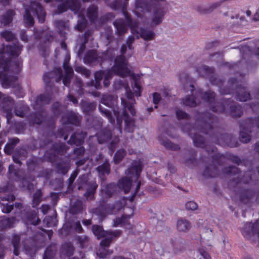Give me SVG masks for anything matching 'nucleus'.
Instances as JSON below:
<instances>
[{
  "mask_svg": "<svg viewBox=\"0 0 259 259\" xmlns=\"http://www.w3.org/2000/svg\"><path fill=\"white\" fill-rule=\"evenodd\" d=\"M114 87L115 90L124 89L125 93V97L121 98V104L123 107V109L121 115L118 111L113 109L114 116L116 117V122L118 130L119 133H121V123L122 120L125 122V130L127 132H132L134 126V122L133 119L131 118L127 114V110H128L132 116L136 114V111L134 107V105L136 103L135 100L134 98L133 93L130 91V87L127 82L124 80L118 79L114 83Z\"/></svg>",
  "mask_w": 259,
  "mask_h": 259,
  "instance_id": "obj_1",
  "label": "nucleus"
},
{
  "mask_svg": "<svg viewBox=\"0 0 259 259\" xmlns=\"http://www.w3.org/2000/svg\"><path fill=\"white\" fill-rule=\"evenodd\" d=\"M125 20L123 19H117L114 23L113 25L115 27L116 34L119 36L123 35L127 31V26L131 29L132 33L136 36L137 38L141 37L145 40H153L155 36L153 30L149 28H139L138 23L136 21L131 19L127 13L124 11Z\"/></svg>",
  "mask_w": 259,
  "mask_h": 259,
  "instance_id": "obj_2",
  "label": "nucleus"
},
{
  "mask_svg": "<svg viewBox=\"0 0 259 259\" xmlns=\"http://www.w3.org/2000/svg\"><path fill=\"white\" fill-rule=\"evenodd\" d=\"M113 72L115 74L124 77L127 76H132L134 79V84L133 86L136 95L141 96V87L136 77L134 74L131 71L128 67L127 61L124 56L120 55L117 57L115 60L114 66L111 70H108L104 78V85L108 87L110 84V79L112 78Z\"/></svg>",
  "mask_w": 259,
  "mask_h": 259,
  "instance_id": "obj_3",
  "label": "nucleus"
},
{
  "mask_svg": "<svg viewBox=\"0 0 259 259\" xmlns=\"http://www.w3.org/2000/svg\"><path fill=\"white\" fill-rule=\"evenodd\" d=\"M201 97L205 101L209 102L210 107L213 112H224L227 107H230V112L233 117H240L242 113L241 107L239 105H233L231 104L230 100L225 101L223 105L221 103H216V105L213 106L212 103L214 101L215 95L213 92L208 91L202 93L201 91H198L197 96Z\"/></svg>",
  "mask_w": 259,
  "mask_h": 259,
  "instance_id": "obj_4",
  "label": "nucleus"
},
{
  "mask_svg": "<svg viewBox=\"0 0 259 259\" xmlns=\"http://www.w3.org/2000/svg\"><path fill=\"white\" fill-rule=\"evenodd\" d=\"M141 171L142 167L140 164L132 166L125 172L128 178L124 177L120 180L118 182V186L122 189L125 193H127L130 190L132 182H134L136 184V190L134 193V195H135L140 187L141 182L138 181V178ZM134 196H133L131 198V201L133 199Z\"/></svg>",
  "mask_w": 259,
  "mask_h": 259,
  "instance_id": "obj_5",
  "label": "nucleus"
},
{
  "mask_svg": "<svg viewBox=\"0 0 259 259\" xmlns=\"http://www.w3.org/2000/svg\"><path fill=\"white\" fill-rule=\"evenodd\" d=\"M33 16L36 15L40 23L45 21L46 12L42 7L36 2H32L29 8H25V13L24 15V20L27 24L31 26L33 24Z\"/></svg>",
  "mask_w": 259,
  "mask_h": 259,
  "instance_id": "obj_6",
  "label": "nucleus"
},
{
  "mask_svg": "<svg viewBox=\"0 0 259 259\" xmlns=\"http://www.w3.org/2000/svg\"><path fill=\"white\" fill-rule=\"evenodd\" d=\"M92 231L98 239L104 238L100 244L106 246L110 245L114 238L119 237L121 234V230L106 231L103 230L102 227L98 225H94L92 227Z\"/></svg>",
  "mask_w": 259,
  "mask_h": 259,
  "instance_id": "obj_7",
  "label": "nucleus"
},
{
  "mask_svg": "<svg viewBox=\"0 0 259 259\" xmlns=\"http://www.w3.org/2000/svg\"><path fill=\"white\" fill-rule=\"evenodd\" d=\"M255 127L259 128V116L254 119L248 118L240 123V140L244 143L250 140V137L248 133H251Z\"/></svg>",
  "mask_w": 259,
  "mask_h": 259,
  "instance_id": "obj_8",
  "label": "nucleus"
},
{
  "mask_svg": "<svg viewBox=\"0 0 259 259\" xmlns=\"http://www.w3.org/2000/svg\"><path fill=\"white\" fill-rule=\"evenodd\" d=\"M197 72L200 76L209 77L212 84H216L219 87L220 92L222 94H229L231 93L230 90H225L222 88L223 82L220 79L216 78L212 75L214 72L213 68L203 65L197 68Z\"/></svg>",
  "mask_w": 259,
  "mask_h": 259,
  "instance_id": "obj_9",
  "label": "nucleus"
},
{
  "mask_svg": "<svg viewBox=\"0 0 259 259\" xmlns=\"http://www.w3.org/2000/svg\"><path fill=\"white\" fill-rule=\"evenodd\" d=\"M81 120V117L78 114L72 111L68 112L65 115L63 116L62 119V122L64 124V128L60 131V135L64 136V140H66L68 138V135L65 133L67 128L72 131L71 126L69 124L77 125L79 124Z\"/></svg>",
  "mask_w": 259,
  "mask_h": 259,
  "instance_id": "obj_10",
  "label": "nucleus"
},
{
  "mask_svg": "<svg viewBox=\"0 0 259 259\" xmlns=\"http://www.w3.org/2000/svg\"><path fill=\"white\" fill-rule=\"evenodd\" d=\"M78 183L79 185L78 189H80L84 184H86L88 188L84 194V196L86 198L87 200H92L95 199V194L96 191L98 187L95 181H92L87 183V177L82 176L80 177L78 179Z\"/></svg>",
  "mask_w": 259,
  "mask_h": 259,
  "instance_id": "obj_11",
  "label": "nucleus"
},
{
  "mask_svg": "<svg viewBox=\"0 0 259 259\" xmlns=\"http://www.w3.org/2000/svg\"><path fill=\"white\" fill-rule=\"evenodd\" d=\"M62 2L58 7V13H61L66 11L68 9L74 12L79 13V16L81 15L80 4L79 0H60Z\"/></svg>",
  "mask_w": 259,
  "mask_h": 259,
  "instance_id": "obj_12",
  "label": "nucleus"
},
{
  "mask_svg": "<svg viewBox=\"0 0 259 259\" xmlns=\"http://www.w3.org/2000/svg\"><path fill=\"white\" fill-rule=\"evenodd\" d=\"M98 142L102 144L111 140L110 148L113 151L114 146L119 141L118 136H113L111 131L108 128L102 130L97 134Z\"/></svg>",
  "mask_w": 259,
  "mask_h": 259,
  "instance_id": "obj_13",
  "label": "nucleus"
},
{
  "mask_svg": "<svg viewBox=\"0 0 259 259\" xmlns=\"http://www.w3.org/2000/svg\"><path fill=\"white\" fill-rule=\"evenodd\" d=\"M164 14L163 9L161 8H154L150 21L143 20V22L145 25H149L151 28H153L162 22Z\"/></svg>",
  "mask_w": 259,
  "mask_h": 259,
  "instance_id": "obj_14",
  "label": "nucleus"
},
{
  "mask_svg": "<svg viewBox=\"0 0 259 259\" xmlns=\"http://www.w3.org/2000/svg\"><path fill=\"white\" fill-rule=\"evenodd\" d=\"M242 235L246 238L256 235L259 237V221L255 223H247L241 230Z\"/></svg>",
  "mask_w": 259,
  "mask_h": 259,
  "instance_id": "obj_15",
  "label": "nucleus"
},
{
  "mask_svg": "<svg viewBox=\"0 0 259 259\" xmlns=\"http://www.w3.org/2000/svg\"><path fill=\"white\" fill-rule=\"evenodd\" d=\"M54 78L56 82L60 81L63 78L62 71L60 68H56L53 71L45 73L43 77L47 85H49L51 79Z\"/></svg>",
  "mask_w": 259,
  "mask_h": 259,
  "instance_id": "obj_16",
  "label": "nucleus"
},
{
  "mask_svg": "<svg viewBox=\"0 0 259 259\" xmlns=\"http://www.w3.org/2000/svg\"><path fill=\"white\" fill-rule=\"evenodd\" d=\"M135 5V13L138 17H141V14L139 13L140 11L150 12L153 7L151 3L145 0H136Z\"/></svg>",
  "mask_w": 259,
  "mask_h": 259,
  "instance_id": "obj_17",
  "label": "nucleus"
},
{
  "mask_svg": "<svg viewBox=\"0 0 259 259\" xmlns=\"http://www.w3.org/2000/svg\"><path fill=\"white\" fill-rule=\"evenodd\" d=\"M102 182L101 184V193L102 196L104 198H108L111 196L113 193L115 191L116 186L114 184H106L104 182V178L102 177Z\"/></svg>",
  "mask_w": 259,
  "mask_h": 259,
  "instance_id": "obj_18",
  "label": "nucleus"
},
{
  "mask_svg": "<svg viewBox=\"0 0 259 259\" xmlns=\"http://www.w3.org/2000/svg\"><path fill=\"white\" fill-rule=\"evenodd\" d=\"M70 57L67 56L64 60L63 63V68L65 70V75L63 78V82L64 85L67 87L70 82V79L72 77L73 71L71 67L68 65V62Z\"/></svg>",
  "mask_w": 259,
  "mask_h": 259,
  "instance_id": "obj_19",
  "label": "nucleus"
},
{
  "mask_svg": "<svg viewBox=\"0 0 259 259\" xmlns=\"http://www.w3.org/2000/svg\"><path fill=\"white\" fill-rule=\"evenodd\" d=\"M15 197L13 195H10L4 196L0 201V204L2 207V210L4 213H9L13 208V204H9V201H13Z\"/></svg>",
  "mask_w": 259,
  "mask_h": 259,
  "instance_id": "obj_20",
  "label": "nucleus"
},
{
  "mask_svg": "<svg viewBox=\"0 0 259 259\" xmlns=\"http://www.w3.org/2000/svg\"><path fill=\"white\" fill-rule=\"evenodd\" d=\"M14 105L13 99L8 96L2 95L0 93V106L7 112H11Z\"/></svg>",
  "mask_w": 259,
  "mask_h": 259,
  "instance_id": "obj_21",
  "label": "nucleus"
},
{
  "mask_svg": "<svg viewBox=\"0 0 259 259\" xmlns=\"http://www.w3.org/2000/svg\"><path fill=\"white\" fill-rule=\"evenodd\" d=\"M22 50V46L17 42L13 45H7L4 48V51L13 57H17L20 55Z\"/></svg>",
  "mask_w": 259,
  "mask_h": 259,
  "instance_id": "obj_22",
  "label": "nucleus"
},
{
  "mask_svg": "<svg viewBox=\"0 0 259 259\" xmlns=\"http://www.w3.org/2000/svg\"><path fill=\"white\" fill-rule=\"evenodd\" d=\"M17 78L15 76H7L5 74H0V80L3 87L7 88L13 87Z\"/></svg>",
  "mask_w": 259,
  "mask_h": 259,
  "instance_id": "obj_23",
  "label": "nucleus"
},
{
  "mask_svg": "<svg viewBox=\"0 0 259 259\" xmlns=\"http://www.w3.org/2000/svg\"><path fill=\"white\" fill-rule=\"evenodd\" d=\"M164 252H167L172 254H177L180 251L178 247V244L175 241L170 240L166 242L163 247Z\"/></svg>",
  "mask_w": 259,
  "mask_h": 259,
  "instance_id": "obj_24",
  "label": "nucleus"
},
{
  "mask_svg": "<svg viewBox=\"0 0 259 259\" xmlns=\"http://www.w3.org/2000/svg\"><path fill=\"white\" fill-rule=\"evenodd\" d=\"M66 150L67 148L64 144L59 143L53 145V149L51 150V154L53 155V157L51 155L49 157L50 160H55L57 155H62Z\"/></svg>",
  "mask_w": 259,
  "mask_h": 259,
  "instance_id": "obj_25",
  "label": "nucleus"
},
{
  "mask_svg": "<svg viewBox=\"0 0 259 259\" xmlns=\"http://www.w3.org/2000/svg\"><path fill=\"white\" fill-rule=\"evenodd\" d=\"M107 72V70L105 71H97L95 73V81L93 80L91 81L88 83L89 86H94L96 89H99L101 88L100 82L101 80L105 77V74Z\"/></svg>",
  "mask_w": 259,
  "mask_h": 259,
  "instance_id": "obj_26",
  "label": "nucleus"
},
{
  "mask_svg": "<svg viewBox=\"0 0 259 259\" xmlns=\"http://www.w3.org/2000/svg\"><path fill=\"white\" fill-rule=\"evenodd\" d=\"M74 251V248L72 244L67 243L62 245L61 251V257L62 259H66V257L71 256Z\"/></svg>",
  "mask_w": 259,
  "mask_h": 259,
  "instance_id": "obj_27",
  "label": "nucleus"
},
{
  "mask_svg": "<svg viewBox=\"0 0 259 259\" xmlns=\"http://www.w3.org/2000/svg\"><path fill=\"white\" fill-rule=\"evenodd\" d=\"M86 136V134L84 133H74L73 134L68 143L70 144H74L76 145H80L83 141V139Z\"/></svg>",
  "mask_w": 259,
  "mask_h": 259,
  "instance_id": "obj_28",
  "label": "nucleus"
},
{
  "mask_svg": "<svg viewBox=\"0 0 259 259\" xmlns=\"http://www.w3.org/2000/svg\"><path fill=\"white\" fill-rule=\"evenodd\" d=\"M83 60L84 63L90 64L95 63L96 61L99 62V57L98 56L96 51L91 50L86 53Z\"/></svg>",
  "mask_w": 259,
  "mask_h": 259,
  "instance_id": "obj_29",
  "label": "nucleus"
},
{
  "mask_svg": "<svg viewBox=\"0 0 259 259\" xmlns=\"http://www.w3.org/2000/svg\"><path fill=\"white\" fill-rule=\"evenodd\" d=\"M236 98L240 102H245L250 99V94L244 87H239L237 89Z\"/></svg>",
  "mask_w": 259,
  "mask_h": 259,
  "instance_id": "obj_30",
  "label": "nucleus"
},
{
  "mask_svg": "<svg viewBox=\"0 0 259 259\" xmlns=\"http://www.w3.org/2000/svg\"><path fill=\"white\" fill-rule=\"evenodd\" d=\"M117 98L111 95H104L103 96L101 103L107 106L113 108L116 104Z\"/></svg>",
  "mask_w": 259,
  "mask_h": 259,
  "instance_id": "obj_31",
  "label": "nucleus"
},
{
  "mask_svg": "<svg viewBox=\"0 0 259 259\" xmlns=\"http://www.w3.org/2000/svg\"><path fill=\"white\" fill-rule=\"evenodd\" d=\"M191 228L190 222L186 219H181L178 220L177 224V228L180 232H186Z\"/></svg>",
  "mask_w": 259,
  "mask_h": 259,
  "instance_id": "obj_32",
  "label": "nucleus"
},
{
  "mask_svg": "<svg viewBox=\"0 0 259 259\" xmlns=\"http://www.w3.org/2000/svg\"><path fill=\"white\" fill-rule=\"evenodd\" d=\"M17 220L14 217L11 218H3L0 221V230H3L6 228H11L17 222Z\"/></svg>",
  "mask_w": 259,
  "mask_h": 259,
  "instance_id": "obj_33",
  "label": "nucleus"
},
{
  "mask_svg": "<svg viewBox=\"0 0 259 259\" xmlns=\"http://www.w3.org/2000/svg\"><path fill=\"white\" fill-rule=\"evenodd\" d=\"M80 106L83 112L87 114L95 110L96 107V105L95 103H90L85 101L82 102Z\"/></svg>",
  "mask_w": 259,
  "mask_h": 259,
  "instance_id": "obj_34",
  "label": "nucleus"
},
{
  "mask_svg": "<svg viewBox=\"0 0 259 259\" xmlns=\"http://www.w3.org/2000/svg\"><path fill=\"white\" fill-rule=\"evenodd\" d=\"M193 130H195L194 127L193 128ZM192 129H191L190 131H187L188 133H189V135L191 136L193 139V142L195 146L197 147H202L204 145V139L202 137L197 135L194 134L193 136L192 135Z\"/></svg>",
  "mask_w": 259,
  "mask_h": 259,
  "instance_id": "obj_35",
  "label": "nucleus"
},
{
  "mask_svg": "<svg viewBox=\"0 0 259 259\" xmlns=\"http://www.w3.org/2000/svg\"><path fill=\"white\" fill-rule=\"evenodd\" d=\"M87 16L91 21H94L98 16V8L93 5L89 8L87 11Z\"/></svg>",
  "mask_w": 259,
  "mask_h": 259,
  "instance_id": "obj_36",
  "label": "nucleus"
},
{
  "mask_svg": "<svg viewBox=\"0 0 259 259\" xmlns=\"http://www.w3.org/2000/svg\"><path fill=\"white\" fill-rule=\"evenodd\" d=\"M100 246L101 247L97 252V255L100 258H105L107 255L112 253V251H110L106 248H108L110 245H103L100 244Z\"/></svg>",
  "mask_w": 259,
  "mask_h": 259,
  "instance_id": "obj_37",
  "label": "nucleus"
},
{
  "mask_svg": "<svg viewBox=\"0 0 259 259\" xmlns=\"http://www.w3.org/2000/svg\"><path fill=\"white\" fill-rule=\"evenodd\" d=\"M14 15V12L13 10H9L3 16L1 20V23L4 25H8L11 23L13 20V17Z\"/></svg>",
  "mask_w": 259,
  "mask_h": 259,
  "instance_id": "obj_38",
  "label": "nucleus"
},
{
  "mask_svg": "<svg viewBox=\"0 0 259 259\" xmlns=\"http://www.w3.org/2000/svg\"><path fill=\"white\" fill-rule=\"evenodd\" d=\"M218 168L213 165L206 167L203 172V176L206 177H214L218 174Z\"/></svg>",
  "mask_w": 259,
  "mask_h": 259,
  "instance_id": "obj_39",
  "label": "nucleus"
},
{
  "mask_svg": "<svg viewBox=\"0 0 259 259\" xmlns=\"http://www.w3.org/2000/svg\"><path fill=\"white\" fill-rule=\"evenodd\" d=\"M56 167L58 172L65 175L70 168L69 163L68 162L59 163L57 164Z\"/></svg>",
  "mask_w": 259,
  "mask_h": 259,
  "instance_id": "obj_40",
  "label": "nucleus"
},
{
  "mask_svg": "<svg viewBox=\"0 0 259 259\" xmlns=\"http://www.w3.org/2000/svg\"><path fill=\"white\" fill-rule=\"evenodd\" d=\"M20 241V237L19 235H14L12 239V244L14 247V253L16 255H18L19 254Z\"/></svg>",
  "mask_w": 259,
  "mask_h": 259,
  "instance_id": "obj_41",
  "label": "nucleus"
},
{
  "mask_svg": "<svg viewBox=\"0 0 259 259\" xmlns=\"http://www.w3.org/2000/svg\"><path fill=\"white\" fill-rule=\"evenodd\" d=\"M56 27L58 29V31L61 34L64 35L68 30V26L67 23L62 21H58L56 22Z\"/></svg>",
  "mask_w": 259,
  "mask_h": 259,
  "instance_id": "obj_42",
  "label": "nucleus"
},
{
  "mask_svg": "<svg viewBox=\"0 0 259 259\" xmlns=\"http://www.w3.org/2000/svg\"><path fill=\"white\" fill-rule=\"evenodd\" d=\"M130 218V215H123L121 218H117L113 220V227H117L120 225H125Z\"/></svg>",
  "mask_w": 259,
  "mask_h": 259,
  "instance_id": "obj_43",
  "label": "nucleus"
},
{
  "mask_svg": "<svg viewBox=\"0 0 259 259\" xmlns=\"http://www.w3.org/2000/svg\"><path fill=\"white\" fill-rule=\"evenodd\" d=\"M183 104L186 106L190 107H194L196 106L199 102L197 100V98H194L193 97H186L183 101Z\"/></svg>",
  "mask_w": 259,
  "mask_h": 259,
  "instance_id": "obj_44",
  "label": "nucleus"
},
{
  "mask_svg": "<svg viewBox=\"0 0 259 259\" xmlns=\"http://www.w3.org/2000/svg\"><path fill=\"white\" fill-rule=\"evenodd\" d=\"M99 109L103 115L105 116L111 124H114L115 120L111 113L107 109H103L101 106H99Z\"/></svg>",
  "mask_w": 259,
  "mask_h": 259,
  "instance_id": "obj_45",
  "label": "nucleus"
},
{
  "mask_svg": "<svg viewBox=\"0 0 259 259\" xmlns=\"http://www.w3.org/2000/svg\"><path fill=\"white\" fill-rule=\"evenodd\" d=\"M254 196V193L251 190L244 191L241 196V200L246 203H247Z\"/></svg>",
  "mask_w": 259,
  "mask_h": 259,
  "instance_id": "obj_46",
  "label": "nucleus"
},
{
  "mask_svg": "<svg viewBox=\"0 0 259 259\" xmlns=\"http://www.w3.org/2000/svg\"><path fill=\"white\" fill-rule=\"evenodd\" d=\"M99 173L104 175L110 173V164L108 161H105L102 165L99 166L97 168Z\"/></svg>",
  "mask_w": 259,
  "mask_h": 259,
  "instance_id": "obj_47",
  "label": "nucleus"
},
{
  "mask_svg": "<svg viewBox=\"0 0 259 259\" xmlns=\"http://www.w3.org/2000/svg\"><path fill=\"white\" fill-rule=\"evenodd\" d=\"M42 194L39 190H37L33 195L32 200V206L33 207H36L39 205L41 201Z\"/></svg>",
  "mask_w": 259,
  "mask_h": 259,
  "instance_id": "obj_48",
  "label": "nucleus"
},
{
  "mask_svg": "<svg viewBox=\"0 0 259 259\" xmlns=\"http://www.w3.org/2000/svg\"><path fill=\"white\" fill-rule=\"evenodd\" d=\"M51 100V98L49 95H40L36 99V102L38 104L45 105L48 104Z\"/></svg>",
  "mask_w": 259,
  "mask_h": 259,
  "instance_id": "obj_49",
  "label": "nucleus"
},
{
  "mask_svg": "<svg viewBox=\"0 0 259 259\" xmlns=\"http://www.w3.org/2000/svg\"><path fill=\"white\" fill-rule=\"evenodd\" d=\"M74 69L76 72L80 73L87 78L89 77L91 75L90 71L83 66H76Z\"/></svg>",
  "mask_w": 259,
  "mask_h": 259,
  "instance_id": "obj_50",
  "label": "nucleus"
},
{
  "mask_svg": "<svg viewBox=\"0 0 259 259\" xmlns=\"http://www.w3.org/2000/svg\"><path fill=\"white\" fill-rule=\"evenodd\" d=\"M200 257H202L203 259H211V257L209 253L203 248L199 249L195 258L201 259Z\"/></svg>",
  "mask_w": 259,
  "mask_h": 259,
  "instance_id": "obj_51",
  "label": "nucleus"
},
{
  "mask_svg": "<svg viewBox=\"0 0 259 259\" xmlns=\"http://www.w3.org/2000/svg\"><path fill=\"white\" fill-rule=\"evenodd\" d=\"M231 20L235 19V21L233 22H230V23L231 24V26H235V25H242V23L244 21H245V18L243 17L239 18L238 15L232 16L230 17Z\"/></svg>",
  "mask_w": 259,
  "mask_h": 259,
  "instance_id": "obj_52",
  "label": "nucleus"
},
{
  "mask_svg": "<svg viewBox=\"0 0 259 259\" xmlns=\"http://www.w3.org/2000/svg\"><path fill=\"white\" fill-rule=\"evenodd\" d=\"M125 155V152L124 150L121 149L118 150L116 152L114 157V161L115 163L117 164L120 162Z\"/></svg>",
  "mask_w": 259,
  "mask_h": 259,
  "instance_id": "obj_53",
  "label": "nucleus"
},
{
  "mask_svg": "<svg viewBox=\"0 0 259 259\" xmlns=\"http://www.w3.org/2000/svg\"><path fill=\"white\" fill-rule=\"evenodd\" d=\"M162 144L166 148L170 149L173 150H177L179 149V146L178 145L175 144L169 140L164 141L162 142Z\"/></svg>",
  "mask_w": 259,
  "mask_h": 259,
  "instance_id": "obj_54",
  "label": "nucleus"
},
{
  "mask_svg": "<svg viewBox=\"0 0 259 259\" xmlns=\"http://www.w3.org/2000/svg\"><path fill=\"white\" fill-rule=\"evenodd\" d=\"M77 240L82 248L88 245L90 241L89 238L84 235L78 236Z\"/></svg>",
  "mask_w": 259,
  "mask_h": 259,
  "instance_id": "obj_55",
  "label": "nucleus"
},
{
  "mask_svg": "<svg viewBox=\"0 0 259 259\" xmlns=\"http://www.w3.org/2000/svg\"><path fill=\"white\" fill-rule=\"evenodd\" d=\"M1 35L4 37L7 41H11L15 38V35L9 31H5L2 32Z\"/></svg>",
  "mask_w": 259,
  "mask_h": 259,
  "instance_id": "obj_56",
  "label": "nucleus"
},
{
  "mask_svg": "<svg viewBox=\"0 0 259 259\" xmlns=\"http://www.w3.org/2000/svg\"><path fill=\"white\" fill-rule=\"evenodd\" d=\"M44 221L47 227H51L56 226V219L53 217H46Z\"/></svg>",
  "mask_w": 259,
  "mask_h": 259,
  "instance_id": "obj_57",
  "label": "nucleus"
},
{
  "mask_svg": "<svg viewBox=\"0 0 259 259\" xmlns=\"http://www.w3.org/2000/svg\"><path fill=\"white\" fill-rule=\"evenodd\" d=\"M91 32L90 31H88L85 32V33H84V37H85L84 42L83 43H82L80 46L79 49L78 51V56L81 55V54L83 53V52L85 48V44L87 41V37L91 35Z\"/></svg>",
  "mask_w": 259,
  "mask_h": 259,
  "instance_id": "obj_58",
  "label": "nucleus"
},
{
  "mask_svg": "<svg viewBox=\"0 0 259 259\" xmlns=\"http://www.w3.org/2000/svg\"><path fill=\"white\" fill-rule=\"evenodd\" d=\"M223 172L227 174L235 175L238 172V169L235 166H229V167L225 168L223 169Z\"/></svg>",
  "mask_w": 259,
  "mask_h": 259,
  "instance_id": "obj_59",
  "label": "nucleus"
},
{
  "mask_svg": "<svg viewBox=\"0 0 259 259\" xmlns=\"http://www.w3.org/2000/svg\"><path fill=\"white\" fill-rule=\"evenodd\" d=\"M39 222V219L37 216L36 213L31 214L30 218L28 220L27 223L32 224L34 225H37Z\"/></svg>",
  "mask_w": 259,
  "mask_h": 259,
  "instance_id": "obj_60",
  "label": "nucleus"
},
{
  "mask_svg": "<svg viewBox=\"0 0 259 259\" xmlns=\"http://www.w3.org/2000/svg\"><path fill=\"white\" fill-rule=\"evenodd\" d=\"M123 207V204L122 202H118L116 203V204L113 206L112 209L110 211V212H108L107 213H111L114 214L116 213V212L121 209H122Z\"/></svg>",
  "mask_w": 259,
  "mask_h": 259,
  "instance_id": "obj_61",
  "label": "nucleus"
},
{
  "mask_svg": "<svg viewBox=\"0 0 259 259\" xmlns=\"http://www.w3.org/2000/svg\"><path fill=\"white\" fill-rule=\"evenodd\" d=\"M186 208L189 210H194L197 208V204L194 201H190L186 203Z\"/></svg>",
  "mask_w": 259,
  "mask_h": 259,
  "instance_id": "obj_62",
  "label": "nucleus"
},
{
  "mask_svg": "<svg viewBox=\"0 0 259 259\" xmlns=\"http://www.w3.org/2000/svg\"><path fill=\"white\" fill-rule=\"evenodd\" d=\"M43 120V117L41 114H35L34 115V119L32 120V122L34 123H36L38 124H40Z\"/></svg>",
  "mask_w": 259,
  "mask_h": 259,
  "instance_id": "obj_63",
  "label": "nucleus"
},
{
  "mask_svg": "<svg viewBox=\"0 0 259 259\" xmlns=\"http://www.w3.org/2000/svg\"><path fill=\"white\" fill-rule=\"evenodd\" d=\"M176 115L178 119H185L188 118V114L181 110H178L176 111Z\"/></svg>",
  "mask_w": 259,
  "mask_h": 259,
  "instance_id": "obj_64",
  "label": "nucleus"
}]
</instances>
